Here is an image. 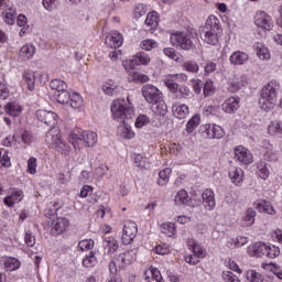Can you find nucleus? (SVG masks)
<instances>
[{
  "mask_svg": "<svg viewBox=\"0 0 282 282\" xmlns=\"http://www.w3.org/2000/svg\"><path fill=\"white\" fill-rule=\"evenodd\" d=\"M123 126L119 127V133L120 137L123 138V140H133L135 138V132L131 128V126L127 123H122Z\"/></svg>",
  "mask_w": 282,
  "mask_h": 282,
  "instance_id": "58836bf2",
  "label": "nucleus"
},
{
  "mask_svg": "<svg viewBox=\"0 0 282 282\" xmlns=\"http://www.w3.org/2000/svg\"><path fill=\"white\" fill-rule=\"evenodd\" d=\"M202 122V117L199 115H194L186 123L185 131L187 135H191V133H195V130L197 127H199V123Z\"/></svg>",
  "mask_w": 282,
  "mask_h": 282,
  "instance_id": "f704fd0d",
  "label": "nucleus"
},
{
  "mask_svg": "<svg viewBox=\"0 0 282 282\" xmlns=\"http://www.w3.org/2000/svg\"><path fill=\"white\" fill-rule=\"evenodd\" d=\"M183 68L185 72H189L191 74H197V72H199V65L195 61L184 62Z\"/></svg>",
  "mask_w": 282,
  "mask_h": 282,
  "instance_id": "6e6d98bb",
  "label": "nucleus"
},
{
  "mask_svg": "<svg viewBox=\"0 0 282 282\" xmlns=\"http://www.w3.org/2000/svg\"><path fill=\"white\" fill-rule=\"evenodd\" d=\"M256 217H257V212L253 208H248L245 212V215L242 216L241 225L245 226L246 228L252 226L254 224Z\"/></svg>",
  "mask_w": 282,
  "mask_h": 282,
  "instance_id": "72a5a7b5",
  "label": "nucleus"
},
{
  "mask_svg": "<svg viewBox=\"0 0 282 282\" xmlns=\"http://www.w3.org/2000/svg\"><path fill=\"white\" fill-rule=\"evenodd\" d=\"M98 143V133L91 130H84L83 144L86 147H94Z\"/></svg>",
  "mask_w": 282,
  "mask_h": 282,
  "instance_id": "c85d7f7f",
  "label": "nucleus"
},
{
  "mask_svg": "<svg viewBox=\"0 0 282 282\" xmlns=\"http://www.w3.org/2000/svg\"><path fill=\"white\" fill-rule=\"evenodd\" d=\"M36 54V46L32 43L24 44L19 51L20 61H30Z\"/></svg>",
  "mask_w": 282,
  "mask_h": 282,
  "instance_id": "aec40b11",
  "label": "nucleus"
},
{
  "mask_svg": "<svg viewBox=\"0 0 282 282\" xmlns=\"http://www.w3.org/2000/svg\"><path fill=\"white\" fill-rule=\"evenodd\" d=\"M204 116H219L221 108L219 106H205L203 109Z\"/></svg>",
  "mask_w": 282,
  "mask_h": 282,
  "instance_id": "e2e57ef3",
  "label": "nucleus"
},
{
  "mask_svg": "<svg viewBox=\"0 0 282 282\" xmlns=\"http://www.w3.org/2000/svg\"><path fill=\"white\" fill-rule=\"evenodd\" d=\"M144 276L147 282H164L162 279V273L158 268L151 267L150 269L145 270Z\"/></svg>",
  "mask_w": 282,
  "mask_h": 282,
  "instance_id": "bb28decb",
  "label": "nucleus"
},
{
  "mask_svg": "<svg viewBox=\"0 0 282 282\" xmlns=\"http://www.w3.org/2000/svg\"><path fill=\"white\" fill-rule=\"evenodd\" d=\"M171 41L174 45L177 47H181V50H194L195 47V41H197V37L193 35V32L191 31H183V32H175L171 35Z\"/></svg>",
  "mask_w": 282,
  "mask_h": 282,
  "instance_id": "39448f33",
  "label": "nucleus"
},
{
  "mask_svg": "<svg viewBox=\"0 0 282 282\" xmlns=\"http://www.w3.org/2000/svg\"><path fill=\"white\" fill-rule=\"evenodd\" d=\"M84 130H76L68 135V142L73 144L74 149H80L79 144L83 143Z\"/></svg>",
  "mask_w": 282,
  "mask_h": 282,
  "instance_id": "473e14b6",
  "label": "nucleus"
},
{
  "mask_svg": "<svg viewBox=\"0 0 282 282\" xmlns=\"http://www.w3.org/2000/svg\"><path fill=\"white\" fill-rule=\"evenodd\" d=\"M268 245L265 242H256L252 247L253 257H265Z\"/></svg>",
  "mask_w": 282,
  "mask_h": 282,
  "instance_id": "c03bdc74",
  "label": "nucleus"
},
{
  "mask_svg": "<svg viewBox=\"0 0 282 282\" xmlns=\"http://www.w3.org/2000/svg\"><path fill=\"white\" fill-rule=\"evenodd\" d=\"M228 85L229 91H231V94H237V91H239L241 87H246L248 85V77H246V75H242L240 77L235 76L230 79Z\"/></svg>",
  "mask_w": 282,
  "mask_h": 282,
  "instance_id": "a211bd4d",
  "label": "nucleus"
},
{
  "mask_svg": "<svg viewBox=\"0 0 282 282\" xmlns=\"http://www.w3.org/2000/svg\"><path fill=\"white\" fill-rule=\"evenodd\" d=\"M140 47L145 52H151V50H155V47H158V42L155 40L147 39L141 42Z\"/></svg>",
  "mask_w": 282,
  "mask_h": 282,
  "instance_id": "052dcab7",
  "label": "nucleus"
},
{
  "mask_svg": "<svg viewBox=\"0 0 282 282\" xmlns=\"http://www.w3.org/2000/svg\"><path fill=\"white\" fill-rule=\"evenodd\" d=\"M172 113L177 120H184L191 113V108L186 104L174 102L172 105Z\"/></svg>",
  "mask_w": 282,
  "mask_h": 282,
  "instance_id": "f3484780",
  "label": "nucleus"
},
{
  "mask_svg": "<svg viewBox=\"0 0 282 282\" xmlns=\"http://www.w3.org/2000/svg\"><path fill=\"white\" fill-rule=\"evenodd\" d=\"M166 87L175 100H188V98L193 96V91H191V88L186 85L171 84V82H169V86Z\"/></svg>",
  "mask_w": 282,
  "mask_h": 282,
  "instance_id": "0eeeda50",
  "label": "nucleus"
},
{
  "mask_svg": "<svg viewBox=\"0 0 282 282\" xmlns=\"http://www.w3.org/2000/svg\"><path fill=\"white\" fill-rule=\"evenodd\" d=\"M133 166L140 169V171L147 169V159L143 158L142 154H134Z\"/></svg>",
  "mask_w": 282,
  "mask_h": 282,
  "instance_id": "bf43d9fd",
  "label": "nucleus"
},
{
  "mask_svg": "<svg viewBox=\"0 0 282 282\" xmlns=\"http://www.w3.org/2000/svg\"><path fill=\"white\" fill-rule=\"evenodd\" d=\"M137 257L138 256L135 254V251H133V250L120 253L118 256V261L120 263L119 264L120 268H127V265H131V263H133V261H135Z\"/></svg>",
  "mask_w": 282,
  "mask_h": 282,
  "instance_id": "393cba45",
  "label": "nucleus"
},
{
  "mask_svg": "<svg viewBox=\"0 0 282 282\" xmlns=\"http://www.w3.org/2000/svg\"><path fill=\"white\" fill-rule=\"evenodd\" d=\"M229 178L236 186H241L243 183V170L241 167L231 166L229 169Z\"/></svg>",
  "mask_w": 282,
  "mask_h": 282,
  "instance_id": "a878e982",
  "label": "nucleus"
},
{
  "mask_svg": "<svg viewBox=\"0 0 282 282\" xmlns=\"http://www.w3.org/2000/svg\"><path fill=\"white\" fill-rule=\"evenodd\" d=\"M167 149L172 155H182V153H184V147L180 143L171 142Z\"/></svg>",
  "mask_w": 282,
  "mask_h": 282,
  "instance_id": "680f3d73",
  "label": "nucleus"
},
{
  "mask_svg": "<svg viewBox=\"0 0 282 282\" xmlns=\"http://www.w3.org/2000/svg\"><path fill=\"white\" fill-rule=\"evenodd\" d=\"M203 133H205V138L209 140H221L224 135H226V131L221 126L215 123H207L202 127Z\"/></svg>",
  "mask_w": 282,
  "mask_h": 282,
  "instance_id": "6e6552de",
  "label": "nucleus"
},
{
  "mask_svg": "<svg viewBox=\"0 0 282 282\" xmlns=\"http://www.w3.org/2000/svg\"><path fill=\"white\" fill-rule=\"evenodd\" d=\"M246 279L250 282H263L265 278L263 274L257 272L256 270H248L246 272Z\"/></svg>",
  "mask_w": 282,
  "mask_h": 282,
  "instance_id": "3c124183",
  "label": "nucleus"
},
{
  "mask_svg": "<svg viewBox=\"0 0 282 282\" xmlns=\"http://www.w3.org/2000/svg\"><path fill=\"white\" fill-rule=\"evenodd\" d=\"M221 34V22L216 15H209L200 30V39L207 45H217Z\"/></svg>",
  "mask_w": 282,
  "mask_h": 282,
  "instance_id": "f03ea898",
  "label": "nucleus"
},
{
  "mask_svg": "<svg viewBox=\"0 0 282 282\" xmlns=\"http://www.w3.org/2000/svg\"><path fill=\"white\" fill-rule=\"evenodd\" d=\"M135 237H138V225L133 220L124 221L121 235V242L124 246H131Z\"/></svg>",
  "mask_w": 282,
  "mask_h": 282,
  "instance_id": "423d86ee",
  "label": "nucleus"
},
{
  "mask_svg": "<svg viewBox=\"0 0 282 282\" xmlns=\"http://www.w3.org/2000/svg\"><path fill=\"white\" fill-rule=\"evenodd\" d=\"M36 158L31 156L28 161V173H30V175H36Z\"/></svg>",
  "mask_w": 282,
  "mask_h": 282,
  "instance_id": "338daca9",
  "label": "nucleus"
},
{
  "mask_svg": "<svg viewBox=\"0 0 282 282\" xmlns=\"http://www.w3.org/2000/svg\"><path fill=\"white\" fill-rule=\"evenodd\" d=\"M21 262L17 258H7L4 261V269L8 272H14V270H19Z\"/></svg>",
  "mask_w": 282,
  "mask_h": 282,
  "instance_id": "09e8293b",
  "label": "nucleus"
},
{
  "mask_svg": "<svg viewBox=\"0 0 282 282\" xmlns=\"http://www.w3.org/2000/svg\"><path fill=\"white\" fill-rule=\"evenodd\" d=\"M129 63L130 65H149V63H151V56L145 52H139L130 62H123V67H127Z\"/></svg>",
  "mask_w": 282,
  "mask_h": 282,
  "instance_id": "4be33fe9",
  "label": "nucleus"
},
{
  "mask_svg": "<svg viewBox=\"0 0 282 282\" xmlns=\"http://www.w3.org/2000/svg\"><path fill=\"white\" fill-rule=\"evenodd\" d=\"M24 82L28 85L29 91H34L36 85V75L33 72L26 70L23 74Z\"/></svg>",
  "mask_w": 282,
  "mask_h": 282,
  "instance_id": "49530a36",
  "label": "nucleus"
},
{
  "mask_svg": "<svg viewBox=\"0 0 282 282\" xmlns=\"http://www.w3.org/2000/svg\"><path fill=\"white\" fill-rule=\"evenodd\" d=\"M147 4L137 3L133 10L134 19H140L141 17H144V14H147Z\"/></svg>",
  "mask_w": 282,
  "mask_h": 282,
  "instance_id": "0e129e2a",
  "label": "nucleus"
},
{
  "mask_svg": "<svg viewBox=\"0 0 282 282\" xmlns=\"http://www.w3.org/2000/svg\"><path fill=\"white\" fill-rule=\"evenodd\" d=\"M254 50L260 61H270V57H271L270 50L265 47L264 44L257 43L254 46Z\"/></svg>",
  "mask_w": 282,
  "mask_h": 282,
  "instance_id": "c9c22d12",
  "label": "nucleus"
},
{
  "mask_svg": "<svg viewBox=\"0 0 282 282\" xmlns=\"http://www.w3.org/2000/svg\"><path fill=\"white\" fill-rule=\"evenodd\" d=\"M161 230L163 235H166L167 237H175L177 235V227L175 226V223L161 224Z\"/></svg>",
  "mask_w": 282,
  "mask_h": 282,
  "instance_id": "37998d69",
  "label": "nucleus"
},
{
  "mask_svg": "<svg viewBox=\"0 0 282 282\" xmlns=\"http://www.w3.org/2000/svg\"><path fill=\"white\" fill-rule=\"evenodd\" d=\"M171 173H173L171 167H165L159 172V180L156 181V184H159V186H166L169 184V180H171Z\"/></svg>",
  "mask_w": 282,
  "mask_h": 282,
  "instance_id": "a19ab883",
  "label": "nucleus"
},
{
  "mask_svg": "<svg viewBox=\"0 0 282 282\" xmlns=\"http://www.w3.org/2000/svg\"><path fill=\"white\" fill-rule=\"evenodd\" d=\"M174 202L177 206H186L191 203V197H188V192L186 189H180L175 195Z\"/></svg>",
  "mask_w": 282,
  "mask_h": 282,
  "instance_id": "4c0bfd02",
  "label": "nucleus"
},
{
  "mask_svg": "<svg viewBox=\"0 0 282 282\" xmlns=\"http://www.w3.org/2000/svg\"><path fill=\"white\" fill-rule=\"evenodd\" d=\"M279 89H281V84L276 82V79L270 80L262 87L260 91L259 105L263 111H271V109L276 105Z\"/></svg>",
  "mask_w": 282,
  "mask_h": 282,
  "instance_id": "7ed1b4c3",
  "label": "nucleus"
},
{
  "mask_svg": "<svg viewBox=\"0 0 282 282\" xmlns=\"http://www.w3.org/2000/svg\"><path fill=\"white\" fill-rule=\"evenodd\" d=\"M188 246H191L193 252L195 256H197L199 259H204L206 257V250H204V247L200 246L197 240L195 239H188L187 240Z\"/></svg>",
  "mask_w": 282,
  "mask_h": 282,
  "instance_id": "e433bc0d",
  "label": "nucleus"
},
{
  "mask_svg": "<svg viewBox=\"0 0 282 282\" xmlns=\"http://www.w3.org/2000/svg\"><path fill=\"white\" fill-rule=\"evenodd\" d=\"M50 87L55 94H58L59 91H65V89H67V84L62 79H53L50 83Z\"/></svg>",
  "mask_w": 282,
  "mask_h": 282,
  "instance_id": "603ef678",
  "label": "nucleus"
},
{
  "mask_svg": "<svg viewBox=\"0 0 282 282\" xmlns=\"http://www.w3.org/2000/svg\"><path fill=\"white\" fill-rule=\"evenodd\" d=\"M0 164L3 169H10L12 166V161L10 159V152L4 151V153L0 150Z\"/></svg>",
  "mask_w": 282,
  "mask_h": 282,
  "instance_id": "4d7b16f0",
  "label": "nucleus"
},
{
  "mask_svg": "<svg viewBox=\"0 0 282 282\" xmlns=\"http://www.w3.org/2000/svg\"><path fill=\"white\" fill-rule=\"evenodd\" d=\"M3 21L7 23V25H14L17 22V9L9 8L3 13Z\"/></svg>",
  "mask_w": 282,
  "mask_h": 282,
  "instance_id": "79ce46f5",
  "label": "nucleus"
},
{
  "mask_svg": "<svg viewBox=\"0 0 282 282\" xmlns=\"http://www.w3.org/2000/svg\"><path fill=\"white\" fill-rule=\"evenodd\" d=\"M151 109L156 116H165L166 113H169V107L164 102L163 98L152 104Z\"/></svg>",
  "mask_w": 282,
  "mask_h": 282,
  "instance_id": "2f4dec72",
  "label": "nucleus"
},
{
  "mask_svg": "<svg viewBox=\"0 0 282 282\" xmlns=\"http://www.w3.org/2000/svg\"><path fill=\"white\" fill-rule=\"evenodd\" d=\"M96 263H98V258H96V253L94 251L86 254L82 261V265L84 268H94L96 267Z\"/></svg>",
  "mask_w": 282,
  "mask_h": 282,
  "instance_id": "a18cd8bd",
  "label": "nucleus"
},
{
  "mask_svg": "<svg viewBox=\"0 0 282 282\" xmlns=\"http://www.w3.org/2000/svg\"><path fill=\"white\" fill-rule=\"evenodd\" d=\"M142 95H143L144 99L147 100V102H149V105L160 102V100H162V98H163L162 91L160 90V88H158L151 84L143 86Z\"/></svg>",
  "mask_w": 282,
  "mask_h": 282,
  "instance_id": "1a4fd4ad",
  "label": "nucleus"
},
{
  "mask_svg": "<svg viewBox=\"0 0 282 282\" xmlns=\"http://www.w3.org/2000/svg\"><path fill=\"white\" fill-rule=\"evenodd\" d=\"M118 248H120V245L118 243V240L115 237H106L104 240V250L106 254H116L118 252Z\"/></svg>",
  "mask_w": 282,
  "mask_h": 282,
  "instance_id": "5701e85b",
  "label": "nucleus"
},
{
  "mask_svg": "<svg viewBox=\"0 0 282 282\" xmlns=\"http://www.w3.org/2000/svg\"><path fill=\"white\" fill-rule=\"evenodd\" d=\"M149 122H151V120L147 115H140L134 122V127L137 129H142V127H147Z\"/></svg>",
  "mask_w": 282,
  "mask_h": 282,
  "instance_id": "69168bd1",
  "label": "nucleus"
},
{
  "mask_svg": "<svg viewBox=\"0 0 282 282\" xmlns=\"http://www.w3.org/2000/svg\"><path fill=\"white\" fill-rule=\"evenodd\" d=\"M235 156L238 162H241L242 164H252V162H254L252 152H250V150L243 145H238L235 148Z\"/></svg>",
  "mask_w": 282,
  "mask_h": 282,
  "instance_id": "ddd939ff",
  "label": "nucleus"
},
{
  "mask_svg": "<svg viewBox=\"0 0 282 282\" xmlns=\"http://www.w3.org/2000/svg\"><path fill=\"white\" fill-rule=\"evenodd\" d=\"M269 135H275L282 138V122L281 121H271L268 126Z\"/></svg>",
  "mask_w": 282,
  "mask_h": 282,
  "instance_id": "ea45409f",
  "label": "nucleus"
},
{
  "mask_svg": "<svg viewBox=\"0 0 282 282\" xmlns=\"http://www.w3.org/2000/svg\"><path fill=\"white\" fill-rule=\"evenodd\" d=\"M4 111L8 116H11L12 118H19V116L23 113V106L17 101H11L4 106Z\"/></svg>",
  "mask_w": 282,
  "mask_h": 282,
  "instance_id": "b1692460",
  "label": "nucleus"
},
{
  "mask_svg": "<svg viewBox=\"0 0 282 282\" xmlns=\"http://www.w3.org/2000/svg\"><path fill=\"white\" fill-rule=\"evenodd\" d=\"M254 207L260 213H267V215H276V209H274V206H272V203H270L268 200L254 203Z\"/></svg>",
  "mask_w": 282,
  "mask_h": 282,
  "instance_id": "c756f323",
  "label": "nucleus"
},
{
  "mask_svg": "<svg viewBox=\"0 0 282 282\" xmlns=\"http://www.w3.org/2000/svg\"><path fill=\"white\" fill-rule=\"evenodd\" d=\"M23 192L17 187L11 188V193L9 196L4 197L3 202L8 208H14L17 204L23 202Z\"/></svg>",
  "mask_w": 282,
  "mask_h": 282,
  "instance_id": "4468645a",
  "label": "nucleus"
},
{
  "mask_svg": "<svg viewBox=\"0 0 282 282\" xmlns=\"http://www.w3.org/2000/svg\"><path fill=\"white\" fill-rule=\"evenodd\" d=\"M35 116L40 122H43L46 127H51V129L58 124V115L54 111L37 110Z\"/></svg>",
  "mask_w": 282,
  "mask_h": 282,
  "instance_id": "9b49d317",
  "label": "nucleus"
},
{
  "mask_svg": "<svg viewBox=\"0 0 282 282\" xmlns=\"http://www.w3.org/2000/svg\"><path fill=\"white\" fill-rule=\"evenodd\" d=\"M160 23V17L158 15V12L152 11L149 12L144 22L145 25V32H155V29L158 28Z\"/></svg>",
  "mask_w": 282,
  "mask_h": 282,
  "instance_id": "412c9836",
  "label": "nucleus"
},
{
  "mask_svg": "<svg viewBox=\"0 0 282 282\" xmlns=\"http://www.w3.org/2000/svg\"><path fill=\"white\" fill-rule=\"evenodd\" d=\"M45 142L52 149H55L62 155H69V151L72 148L67 142L63 141V132H61L59 128L54 127L52 130L46 132Z\"/></svg>",
  "mask_w": 282,
  "mask_h": 282,
  "instance_id": "20e7f679",
  "label": "nucleus"
},
{
  "mask_svg": "<svg viewBox=\"0 0 282 282\" xmlns=\"http://www.w3.org/2000/svg\"><path fill=\"white\" fill-rule=\"evenodd\" d=\"M240 102L241 99L239 97H229L223 102L221 109L225 113H235L239 110Z\"/></svg>",
  "mask_w": 282,
  "mask_h": 282,
  "instance_id": "dca6fc26",
  "label": "nucleus"
},
{
  "mask_svg": "<svg viewBox=\"0 0 282 282\" xmlns=\"http://www.w3.org/2000/svg\"><path fill=\"white\" fill-rule=\"evenodd\" d=\"M203 205L206 210H215L217 202L215 200V192L212 188H206L202 193Z\"/></svg>",
  "mask_w": 282,
  "mask_h": 282,
  "instance_id": "2eb2a0df",
  "label": "nucleus"
},
{
  "mask_svg": "<svg viewBox=\"0 0 282 282\" xmlns=\"http://www.w3.org/2000/svg\"><path fill=\"white\" fill-rule=\"evenodd\" d=\"M67 228H69V219L65 217H58L52 221V230L55 235H63Z\"/></svg>",
  "mask_w": 282,
  "mask_h": 282,
  "instance_id": "6ab92c4d",
  "label": "nucleus"
},
{
  "mask_svg": "<svg viewBox=\"0 0 282 282\" xmlns=\"http://www.w3.org/2000/svg\"><path fill=\"white\" fill-rule=\"evenodd\" d=\"M94 246H96L94 239H84L78 242V248L82 250V252L94 250Z\"/></svg>",
  "mask_w": 282,
  "mask_h": 282,
  "instance_id": "864d4df0",
  "label": "nucleus"
},
{
  "mask_svg": "<svg viewBox=\"0 0 282 282\" xmlns=\"http://www.w3.org/2000/svg\"><path fill=\"white\" fill-rule=\"evenodd\" d=\"M187 82H188V76L184 73L169 75L165 78V87H169V83L173 85H180V83H187Z\"/></svg>",
  "mask_w": 282,
  "mask_h": 282,
  "instance_id": "7c9ffc66",
  "label": "nucleus"
},
{
  "mask_svg": "<svg viewBox=\"0 0 282 282\" xmlns=\"http://www.w3.org/2000/svg\"><path fill=\"white\" fill-rule=\"evenodd\" d=\"M68 102L72 109H80L83 107V97L80 96V94L73 93Z\"/></svg>",
  "mask_w": 282,
  "mask_h": 282,
  "instance_id": "8fccbe9b",
  "label": "nucleus"
},
{
  "mask_svg": "<svg viewBox=\"0 0 282 282\" xmlns=\"http://www.w3.org/2000/svg\"><path fill=\"white\" fill-rule=\"evenodd\" d=\"M281 254V249L274 245H268L267 254L268 259H276Z\"/></svg>",
  "mask_w": 282,
  "mask_h": 282,
  "instance_id": "13d9d810",
  "label": "nucleus"
},
{
  "mask_svg": "<svg viewBox=\"0 0 282 282\" xmlns=\"http://www.w3.org/2000/svg\"><path fill=\"white\" fill-rule=\"evenodd\" d=\"M111 118L115 122L124 124L135 116V108L129 97L126 99H115L110 107Z\"/></svg>",
  "mask_w": 282,
  "mask_h": 282,
  "instance_id": "f257e3e1",
  "label": "nucleus"
},
{
  "mask_svg": "<svg viewBox=\"0 0 282 282\" xmlns=\"http://www.w3.org/2000/svg\"><path fill=\"white\" fill-rule=\"evenodd\" d=\"M107 47L111 50H118V47H122V43H124V37L118 31H111L105 41Z\"/></svg>",
  "mask_w": 282,
  "mask_h": 282,
  "instance_id": "f8f14e48",
  "label": "nucleus"
},
{
  "mask_svg": "<svg viewBox=\"0 0 282 282\" xmlns=\"http://www.w3.org/2000/svg\"><path fill=\"white\" fill-rule=\"evenodd\" d=\"M128 78L132 83H149V76L135 70H130Z\"/></svg>",
  "mask_w": 282,
  "mask_h": 282,
  "instance_id": "de8ad7c7",
  "label": "nucleus"
},
{
  "mask_svg": "<svg viewBox=\"0 0 282 282\" xmlns=\"http://www.w3.org/2000/svg\"><path fill=\"white\" fill-rule=\"evenodd\" d=\"M253 22L257 28H260V30H264L267 32H270V30H272V17L265 11H257Z\"/></svg>",
  "mask_w": 282,
  "mask_h": 282,
  "instance_id": "9d476101",
  "label": "nucleus"
},
{
  "mask_svg": "<svg viewBox=\"0 0 282 282\" xmlns=\"http://www.w3.org/2000/svg\"><path fill=\"white\" fill-rule=\"evenodd\" d=\"M153 251L155 252V254H169V252H171V249L169 248V246L166 243H161L159 246H156Z\"/></svg>",
  "mask_w": 282,
  "mask_h": 282,
  "instance_id": "774afa93",
  "label": "nucleus"
},
{
  "mask_svg": "<svg viewBox=\"0 0 282 282\" xmlns=\"http://www.w3.org/2000/svg\"><path fill=\"white\" fill-rule=\"evenodd\" d=\"M72 95H69V91L67 89L61 90L59 93H55V98L59 105H67L69 102Z\"/></svg>",
  "mask_w": 282,
  "mask_h": 282,
  "instance_id": "5fc2aeb1",
  "label": "nucleus"
},
{
  "mask_svg": "<svg viewBox=\"0 0 282 282\" xmlns=\"http://www.w3.org/2000/svg\"><path fill=\"white\" fill-rule=\"evenodd\" d=\"M248 58L249 56L246 52L236 51L230 55L229 61L231 65H245L248 63Z\"/></svg>",
  "mask_w": 282,
  "mask_h": 282,
  "instance_id": "cd10ccee",
  "label": "nucleus"
}]
</instances>
